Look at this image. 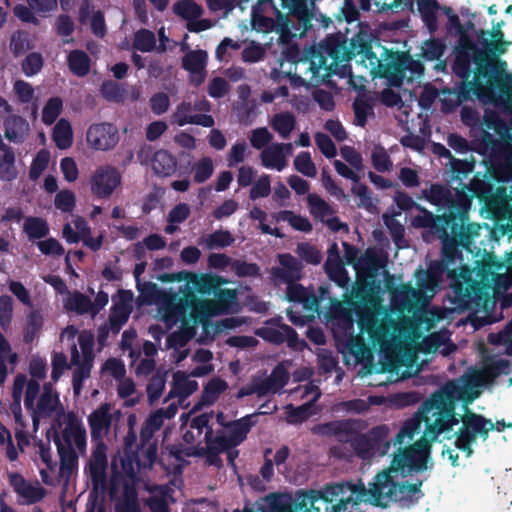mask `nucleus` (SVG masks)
<instances>
[{"instance_id": "393cba45", "label": "nucleus", "mask_w": 512, "mask_h": 512, "mask_svg": "<svg viewBox=\"0 0 512 512\" xmlns=\"http://www.w3.org/2000/svg\"><path fill=\"white\" fill-rule=\"evenodd\" d=\"M265 512H301L297 491L290 493H270L262 498Z\"/></svg>"}, {"instance_id": "864d4df0", "label": "nucleus", "mask_w": 512, "mask_h": 512, "mask_svg": "<svg viewBox=\"0 0 512 512\" xmlns=\"http://www.w3.org/2000/svg\"><path fill=\"white\" fill-rule=\"evenodd\" d=\"M227 387V382L221 378H213L209 380L202 393V402L205 404L214 403L220 394L227 389Z\"/></svg>"}, {"instance_id": "ea45409f", "label": "nucleus", "mask_w": 512, "mask_h": 512, "mask_svg": "<svg viewBox=\"0 0 512 512\" xmlns=\"http://www.w3.org/2000/svg\"><path fill=\"white\" fill-rule=\"evenodd\" d=\"M23 231L29 240L42 239L49 234L47 221L41 217L28 216L23 223Z\"/></svg>"}, {"instance_id": "412c9836", "label": "nucleus", "mask_w": 512, "mask_h": 512, "mask_svg": "<svg viewBox=\"0 0 512 512\" xmlns=\"http://www.w3.org/2000/svg\"><path fill=\"white\" fill-rule=\"evenodd\" d=\"M237 303V294L232 289H219L213 300L200 303L201 313L206 315H222L232 311Z\"/></svg>"}, {"instance_id": "7c9ffc66", "label": "nucleus", "mask_w": 512, "mask_h": 512, "mask_svg": "<svg viewBox=\"0 0 512 512\" xmlns=\"http://www.w3.org/2000/svg\"><path fill=\"white\" fill-rule=\"evenodd\" d=\"M92 362V358H83L81 361L76 346H73L71 351V363L77 366L72 375V386L75 393L80 392L84 380L90 377Z\"/></svg>"}, {"instance_id": "4be33fe9", "label": "nucleus", "mask_w": 512, "mask_h": 512, "mask_svg": "<svg viewBox=\"0 0 512 512\" xmlns=\"http://www.w3.org/2000/svg\"><path fill=\"white\" fill-rule=\"evenodd\" d=\"M94 447L88 463L89 475L94 485H99L107 477V445L104 441L93 442Z\"/></svg>"}, {"instance_id": "4d7b16f0", "label": "nucleus", "mask_w": 512, "mask_h": 512, "mask_svg": "<svg viewBox=\"0 0 512 512\" xmlns=\"http://www.w3.org/2000/svg\"><path fill=\"white\" fill-rule=\"evenodd\" d=\"M294 168L302 175L314 178L317 169L308 151L300 152L294 159Z\"/></svg>"}, {"instance_id": "69168bd1", "label": "nucleus", "mask_w": 512, "mask_h": 512, "mask_svg": "<svg viewBox=\"0 0 512 512\" xmlns=\"http://www.w3.org/2000/svg\"><path fill=\"white\" fill-rule=\"evenodd\" d=\"M235 239L228 230H217L210 234L207 239V247L213 248H225L231 246Z\"/></svg>"}, {"instance_id": "b1692460", "label": "nucleus", "mask_w": 512, "mask_h": 512, "mask_svg": "<svg viewBox=\"0 0 512 512\" xmlns=\"http://www.w3.org/2000/svg\"><path fill=\"white\" fill-rule=\"evenodd\" d=\"M446 275L450 280V288L451 291L448 294V300L453 306V296H454V285L461 284V278H463V273H461V267L453 268L451 265L443 261L442 259L438 261H433L427 270V276L430 280L435 282H439L442 280L443 276Z\"/></svg>"}, {"instance_id": "09e8293b", "label": "nucleus", "mask_w": 512, "mask_h": 512, "mask_svg": "<svg viewBox=\"0 0 512 512\" xmlns=\"http://www.w3.org/2000/svg\"><path fill=\"white\" fill-rule=\"evenodd\" d=\"M3 155L0 157L1 179L12 181L17 178L18 172L15 167V153L12 147L1 150Z\"/></svg>"}, {"instance_id": "aec40b11", "label": "nucleus", "mask_w": 512, "mask_h": 512, "mask_svg": "<svg viewBox=\"0 0 512 512\" xmlns=\"http://www.w3.org/2000/svg\"><path fill=\"white\" fill-rule=\"evenodd\" d=\"M394 201L397 207L402 211H409L413 208L419 211V214L412 219V226L415 228L426 229L433 225L435 221H440L443 217L435 216L431 211L416 203L406 192L397 191L394 195Z\"/></svg>"}, {"instance_id": "f03ea898", "label": "nucleus", "mask_w": 512, "mask_h": 512, "mask_svg": "<svg viewBox=\"0 0 512 512\" xmlns=\"http://www.w3.org/2000/svg\"><path fill=\"white\" fill-rule=\"evenodd\" d=\"M432 442L423 435L415 443L399 447L390 465L374 476L369 487L361 485V494L367 495V501L380 508H387L390 502L399 503L403 507L417 504L424 496L421 489L424 480L416 479L410 483L407 480L399 481V478L405 479L429 468Z\"/></svg>"}, {"instance_id": "052dcab7", "label": "nucleus", "mask_w": 512, "mask_h": 512, "mask_svg": "<svg viewBox=\"0 0 512 512\" xmlns=\"http://www.w3.org/2000/svg\"><path fill=\"white\" fill-rule=\"evenodd\" d=\"M193 180L195 183H204L207 181L214 172V166L210 157H202L198 162L195 163Z\"/></svg>"}, {"instance_id": "0eeeda50", "label": "nucleus", "mask_w": 512, "mask_h": 512, "mask_svg": "<svg viewBox=\"0 0 512 512\" xmlns=\"http://www.w3.org/2000/svg\"><path fill=\"white\" fill-rule=\"evenodd\" d=\"M357 424V421L351 419L334 420L317 424L311 431L315 435L334 436L339 442L350 443L357 456L362 459L373 456L376 448L382 444L386 449L389 448L390 443L385 439L387 428L384 425L373 427L366 434H359Z\"/></svg>"}, {"instance_id": "a211bd4d", "label": "nucleus", "mask_w": 512, "mask_h": 512, "mask_svg": "<svg viewBox=\"0 0 512 512\" xmlns=\"http://www.w3.org/2000/svg\"><path fill=\"white\" fill-rule=\"evenodd\" d=\"M119 139L118 128L108 122L92 124L86 133L88 145L98 151L112 150L118 144Z\"/></svg>"}, {"instance_id": "9d476101", "label": "nucleus", "mask_w": 512, "mask_h": 512, "mask_svg": "<svg viewBox=\"0 0 512 512\" xmlns=\"http://www.w3.org/2000/svg\"><path fill=\"white\" fill-rule=\"evenodd\" d=\"M461 423L462 426L455 432V446L465 452L467 457L472 455V445L476 442L477 437L486 441L490 431L501 432L505 428L512 427V423H506L503 419L493 423L490 419L473 411L461 415Z\"/></svg>"}, {"instance_id": "774afa93", "label": "nucleus", "mask_w": 512, "mask_h": 512, "mask_svg": "<svg viewBox=\"0 0 512 512\" xmlns=\"http://www.w3.org/2000/svg\"><path fill=\"white\" fill-rule=\"evenodd\" d=\"M271 192L270 177L267 174L261 175L258 180L252 185L249 193L251 200L264 198L269 196Z\"/></svg>"}, {"instance_id": "2eb2a0df", "label": "nucleus", "mask_w": 512, "mask_h": 512, "mask_svg": "<svg viewBox=\"0 0 512 512\" xmlns=\"http://www.w3.org/2000/svg\"><path fill=\"white\" fill-rule=\"evenodd\" d=\"M122 176L119 170L112 165L98 167L92 174L89 184L90 190L97 199H108L121 185Z\"/></svg>"}, {"instance_id": "20e7f679", "label": "nucleus", "mask_w": 512, "mask_h": 512, "mask_svg": "<svg viewBox=\"0 0 512 512\" xmlns=\"http://www.w3.org/2000/svg\"><path fill=\"white\" fill-rule=\"evenodd\" d=\"M458 402L462 403L464 413L472 412L465 404L464 390L457 381L449 380L421 403L417 415L425 423L426 438L436 441L461 422V416L456 413Z\"/></svg>"}, {"instance_id": "de8ad7c7", "label": "nucleus", "mask_w": 512, "mask_h": 512, "mask_svg": "<svg viewBox=\"0 0 512 512\" xmlns=\"http://www.w3.org/2000/svg\"><path fill=\"white\" fill-rule=\"evenodd\" d=\"M167 277L169 275H166ZM171 279L177 280V281H187L190 283H193L196 289L200 293L208 292L212 286L211 279L206 275H197L193 272L189 271H180L177 274L170 275Z\"/></svg>"}, {"instance_id": "49530a36", "label": "nucleus", "mask_w": 512, "mask_h": 512, "mask_svg": "<svg viewBox=\"0 0 512 512\" xmlns=\"http://www.w3.org/2000/svg\"><path fill=\"white\" fill-rule=\"evenodd\" d=\"M53 140L59 149H66L71 146L73 132L68 120L60 119L53 129Z\"/></svg>"}, {"instance_id": "f8f14e48", "label": "nucleus", "mask_w": 512, "mask_h": 512, "mask_svg": "<svg viewBox=\"0 0 512 512\" xmlns=\"http://www.w3.org/2000/svg\"><path fill=\"white\" fill-rule=\"evenodd\" d=\"M255 334L274 345H282L286 342L289 348L297 349L300 344L296 330L283 323L281 316L266 320L263 326L255 330Z\"/></svg>"}, {"instance_id": "c03bdc74", "label": "nucleus", "mask_w": 512, "mask_h": 512, "mask_svg": "<svg viewBox=\"0 0 512 512\" xmlns=\"http://www.w3.org/2000/svg\"><path fill=\"white\" fill-rule=\"evenodd\" d=\"M172 11L175 15L186 20L187 23L199 18L203 14V8L193 0H179L175 2L172 6Z\"/></svg>"}, {"instance_id": "39448f33", "label": "nucleus", "mask_w": 512, "mask_h": 512, "mask_svg": "<svg viewBox=\"0 0 512 512\" xmlns=\"http://www.w3.org/2000/svg\"><path fill=\"white\" fill-rule=\"evenodd\" d=\"M461 284L454 285L453 307L451 310L457 313L465 311H479L488 307L491 302V292L493 285L498 284L502 275L494 273L487 264L482 262L477 266L476 277L472 278L471 270L463 265L461 266Z\"/></svg>"}, {"instance_id": "bf43d9fd", "label": "nucleus", "mask_w": 512, "mask_h": 512, "mask_svg": "<svg viewBox=\"0 0 512 512\" xmlns=\"http://www.w3.org/2000/svg\"><path fill=\"white\" fill-rule=\"evenodd\" d=\"M50 153L46 149H41L37 152L36 156L32 160L29 178L32 181H36L44 172L49 164Z\"/></svg>"}, {"instance_id": "5fc2aeb1", "label": "nucleus", "mask_w": 512, "mask_h": 512, "mask_svg": "<svg viewBox=\"0 0 512 512\" xmlns=\"http://www.w3.org/2000/svg\"><path fill=\"white\" fill-rule=\"evenodd\" d=\"M156 46L154 32L141 28L134 34L133 47L141 52H150Z\"/></svg>"}, {"instance_id": "cd10ccee", "label": "nucleus", "mask_w": 512, "mask_h": 512, "mask_svg": "<svg viewBox=\"0 0 512 512\" xmlns=\"http://www.w3.org/2000/svg\"><path fill=\"white\" fill-rule=\"evenodd\" d=\"M156 432L146 425H142L140 429V451L144 456L142 467L151 469L157 458L158 441L154 439Z\"/></svg>"}, {"instance_id": "423d86ee", "label": "nucleus", "mask_w": 512, "mask_h": 512, "mask_svg": "<svg viewBox=\"0 0 512 512\" xmlns=\"http://www.w3.org/2000/svg\"><path fill=\"white\" fill-rule=\"evenodd\" d=\"M368 49V44L357 38L348 42L347 37L338 32L327 35L317 47L310 52V70L313 75L318 76L321 71L322 77H329L338 73L339 63L350 61Z\"/></svg>"}, {"instance_id": "a18cd8bd", "label": "nucleus", "mask_w": 512, "mask_h": 512, "mask_svg": "<svg viewBox=\"0 0 512 512\" xmlns=\"http://www.w3.org/2000/svg\"><path fill=\"white\" fill-rule=\"evenodd\" d=\"M43 316L39 310H32L26 319L23 332V342L31 344L43 327Z\"/></svg>"}, {"instance_id": "7ed1b4c3", "label": "nucleus", "mask_w": 512, "mask_h": 512, "mask_svg": "<svg viewBox=\"0 0 512 512\" xmlns=\"http://www.w3.org/2000/svg\"><path fill=\"white\" fill-rule=\"evenodd\" d=\"M485 129L480 137L472 140L471 150L478 154L490 153V165L487 171L490 177L498 183H508L512 180V135L510 127L499 113L493 109L484 111Z\"/></svg>"}, {"instance_id": "8fccbe9b", "label": "nucleus", "mask_w": 512, "mask_h": 512, "mask_svg": "<svg viewBox=\"0 0 512 512\" xmlns=\"http://www.w3.org/2000/svg\"><path fill=\"white\" fill-rule=\"evenodd\" d=\"M173 385L176 394L179 397L186 398L192 395L198 389V383L181 371H177L173 375Z\"/></svg>"}, {"instance_id": "79ce46f5", "label": "nucleus", "mask_w": 512, "mask_h": 512, "mask_svg": "<svg viewBox=\"0 0 512 512\" xmlns=\"http://www.w3.org/2000/svg\"><path fill=\"white\" fill-rule=\"evenodd\" d=\"M386 287L391 292L393 298L401 302L403 305L419 301L422 297V291L420 289L413 288L410 283H402L398 287L392 288L390 283L387 281Z\"/></svg>"}, {"instance_id": "e433bc0d", "label": "nucleus", "mask_w": 512, "mask_h": 512, "mask_svg": "<svg viewBox=\"0 0 512 512\" xmlns=\"http://www.w3.org/2000/svg\"><path fill=\"white\" fill-rule=\"evenodd\" d=\"M69 70L78 77L86 76L91 67V59L83 50H72L67 57Z\"/></svg>"}, {"instance_id": "a19ab883", "label": "nucleus", "mask_w": 512, "mask_h": 512, "mask_svg": "<svg viewBox=\"0 0 512 512\" xmlns=\"http://www.w3.org/2000/svg\"><path fill=\"white\" fill-rule=\"evenodd\" d=\"M274 131L283 139L289 138L296 126L295 116L290 112L276 113L270 122Z\"/></svg>"}, {"instance_id": "c85d7f7f", "label": "nucleus", "mask_w": 512, "mask_h": 512, "mask_svg": "<svg viewBox=\"0 0 512 512\" xmlns=\"http://www.w3.org/2000/svg\"><path fill=\"white\" fill-rule=\"evenodd\" d=\"M260 413H253L245 415L244 417L227 422V431L230 436V441L238 446L243 443L251 428L256 425L257 417Z\"/></svg>"}, {"instance_id": "a878e982", "label": "nucleus", "mask_w": 512, "mask_h": 512, "mask_svg": "<svg viewBox=\"0 0 512 512\" xmlns=\"http://www.w3.org/2000/svg\"><path fill=\"white\" fill-rule=\"evenodd\" d=\"M453 381H457L458 386L464 390L465 404L470 405L479 396V392L476 388L493 384L495 380L486 374V367L484 366V368L475 375L463 376Z\"/></svg>"}, {"instance_id": "5701e85b", "label": "nucleus", "mask_w": 512, "mask_h": 512, "mask_svg": "<svg viewBox=\"0 0 512 512\" xmlns=\"http://www.w3.org/2000/svg\"><path fill=\"white\" fill-rule=\"evenodd\" d=\"M110 409V404L103 403L88 416L92 442L103 441L108 432L112 422Z\"/></svg>"}, {"instance_id": "1a4fd4ad", "label": "nucleus", "mask_w": 512, "mask_h": 512, "mask_svg": "<svg viewBox=\"0 0 512 512\" xmlns=\"http://www.w3.org/2000/svg\"><path fill=\"white\" fill-rule=\"evenodd\" d=\"M343 484H331L322 490H297L301 512H345L352 502V496H344Z\"/></svg>"}, {"instance_id": "9b49d317", "label": "nucleus", "mask_w": 512, "mask_h": 512, "mask_svg": "<svg viewBox=\"0 0 512 512\" xmlns=\"http://www.w3.org/2000/svg\"><path fill=\"white\" fill-rule=\"evenodd\" d=\"M212 104L205 97L197 99L193 104L183 100L178 104L173 114V121L179 126L187 124L199 125L210 128L215 124L214 118L207 114L211 111Z\"/></svg>"}, {"instance_id": "338daca9", "label": "nucleus", "mask_w": 512, "mask_h": 512, "mask_svg": "<svg viewBox=\"0 0 512 512\" xmlns=\"http://www.w3.org/2000/svg\"><path fill=\"white\" fill-rule=\"evenodd\" d=\"M231 270L238 277H256L260 274V268L256 263H248L238 259L231 263Z\"/></svg>"}, {"instance_id": "f257e3e1", "label": "nucleus", "mask_w": 512, "mask_h": 512, "mask_svg": "<svg viewBox=\"0 0 512 512\" xmlns=\"http://www.w3.org/2000/svg\"><path fill=\"white\" fill-rule=\"evenodd\" d=\"M452 71L461 81L448 92L456 96L459 104L475 96L512 116V73L500 69L471 40H461L455 48Z\"/></svg>"}, {"instance_id": "c9c22d12", "label": "nucleus", "mask_w": 512, "mask_h": 512, "mask_svg": "<svg viewBox=\"0 0 512 512\" xmlns=\"http://www.w3.org/2000/svg\"><path fill=\"white\" fill-rule=\"evenodd\" d=\"M261 163L265 168L276 169L282 171L286 165V155L281 151L279 143H274L270 147L264 149L260 155Z\"/></svg>"}, {"instance_id": "6ab92c4d", "label": "nucleus", "mask_w": 512, "mask_h": 512, "mask_svg": "<svg viewBox=\"0 0 512 512\" xmlns=\"http://www.w3.org/2000/svg\"><path fill=\"white\" fill-rule=\"evenodd\" d=\"M59 439L65 449H77L80 454H84L87 446L86 429L74 413H69L64 429Z\"/></svg>"}, {"instance_id": "58836bf2", "label": "nucleus", "mask_w": 512, "mask_h": 512, "mask_svg": "<svg viewBox=\"0 0 512 512\" xmlns=\"http://www.w3.org/2000/svg\"><path fill=\"white\" fill-rule=\"evenodd\" d=\"M59 401V395L57 392H55L54 395L42 393L38 399L37 405L34 406V410L31 412L33 424L36 425L38 423L39 417L50 416L55 411Z\"/></svg>"}, {"instance_id": "6e6552de", "label": "nucleus", "mask_w": 512, "mask_h": 512, "mask_svg": "<svg viewBox=\"0 0 512 512\" xmlns=\"http://www.w3.org/2000/svg\"><path fill=\"white\" fill-rule=\"evenodd\" d=\"M353 296L359 300V302H351V305L357 316L360 334H367L373 347H378L380 350L387 348L392 336L391 323L379 319L378 311L366 302L368 295L364 289H355Z\"/></svg>"}, {"instance_id": "3c124183", "label": "nucleus", "mask_w": 512, "mask_h": 512, "mask_svg": "<svg viewBox=\"0 0 512 512\" xmlns=\"http://www.w3.org/2000/svg\"><path fill=\"white\" fill-rule=\"evenodd\" d=\"M100 93L102 97L114 103H122L126 97L125 88L113 80H105L100 86Z\"/></svg>"}, {"instance_id": "f3484780", "label": "nucleus", "mask_w": 512, "mask_h": 512, "mask_svg": "<svg viewBox=\"0 0 512 512\" xmlns=\"http://www.w3.org/2000/svg\"><path fill=\"white\" fill-rule=\"evenodd\" d=\"M136 441V433L133 428L130 427L124 438L121 467L125 477L129 478L132 482L139 480V473L146 470L142 467V460H144V456L142 451H140V444L134 448Z\"/></svg>"}, {"instance_id": "6e6d98bb", "label": "nucleus", "mask_w": 512, "mask_h": 512, "mask_svg": "<svg viewBox=\"0 0 512 512\" xmlns=\"http://www.w3.org/2000/svg\"><path fill=\"white\" fill-rule=\"evenodd\" d=\"M63 110V101L60 97H51L42 110V121L45 125H52Z\"/></svg>"}, {"instance_id": "603ef678", "label": "nucleus", "mask_w": 512, "mask_h": 512, "mask_svg": "<svg viewBox=\"0 0 512 512\" xmlns=\"http://www.w3.org/2000/svg\"><path fill=\"white\" fill-rule=\"evenodd\" d=\"M204 440L206 446L210 447L211 450L225 452L230 448L237 447L234 445V442L230 441V436H226L223 431L218 432L217 435L214 436L213 428H209L208 431L205 432Z\"/></svg>"}, {"instance_id": "72a5a7b5", "label": "nucleus", "mask_w": 512, "mask_h": 512, "mask_svg": "<svg viewBox=\"0 0 512 512\" xmlns=\"http://www.w3.org/2000/svg\"><path fill=\"white\" fill-rule=\"evenodd\" d=\"M177 159L167 150H158L152 159V169L158 176L167 177L176 171Z\"/></svg>"}, {"instance_id": "37998d69", "label": "nucleus", "mask_w": 512, "mask_h": 512, "mask_svg": "<svg viewBox=\"0 0 512 512\" xmlns=\"http://www.w3.org/2000/svg\"><path fill=\"white\" fill-rule=\"evenodd\" d=\"M208 63V53L205 50H189L181 61V66L188 73L195 70H204Z\"/></svg>"}, {"instance_id": "0e129e2a", "label": "nucleus", "mask_w": 512, "mask_h": 512, "mask_svg": "<svg viewBox=\"0 0 512 512\" xmlns=\"http://www.w3.org/2000/svg\"><path fill=\"white\" fill-rule=\"evenodd\" d=\"M296 252L301 259L309 264L318 265L321 263V252L315 246L309 243H299L297 245Z\"/></svg>"}, {"instance_id": "bb28decb", "label": "nucleus", "mask_w": 512, "mask_h": 512, "mask_svg": "<svg viewBox=\"0 0 512 512\" xmlns=\"http://www.w3.org/2000/svg\"><path fill=\"white\" fill-rule=\"evenodd\" d=\"M278 261L281 267H274L272 274L282 280L284 283L295 282L302 277V264L290 253L278 255Z\"/></svg>"}, {"instance_id": "e2e57ef3", "label": "nucleus", "mask_w": 512, "mask_h": 512, "mask_svg": "<svg viewBox=\"0 0 512 512\" xmlns=\"http://www.w3.org/2000/svg\"><path fill=\"white\" fill-rule=\"evenodd\" d=\"M54 205L61 212H72L76 205V197L73 191L64 189L55 195Z\"/></svg>"}, {"instance_id": "ddd939ff", "label": "nucleus", "mask_w": 512, "mask_h": 512, "mask_svg": "<svg viewBox=\"0 0 512 512\" xmlns=\"http://www.w3.org/2000/svg\"><path fill=\"white\" fill-rule=\"evenodd\" d=\"M418 199H425L430 204L438 207V209H447V213L441 216H452L457 212L459 204H466L470 199L463 193L453 195L451 189L444 184L433 183L428 189H423Z\"/></svg>"}, {"instance_id": "4468645a", "label": "nucleus", "mask_w": 512, "mask_h": 512, "mask_svg": "<svg viewBox=\"0 0 512 512\" xmlns=\"http://www.w3.org/2000/svg\"><path fill=\"white\" fill-rule=\"evenodd\" d=\"M470 200L466 204H459L457 212L452 216H443L451 235L456 236L461 247L468 248L472 239L479 235L480 226L469 223Z\"/></svg>"}, {"instance_id": "680f3d73", "label": "nucleus", "mask_w": 512, "mask_h": 512, "mask_svg": "<svg viewBox=\"0 0 512 512\" xmlns=\"http://www.w3.org/2000/svg\"><path fill=\"white\" fill-rule=\"evenodd\" d=\"M69 310L75 311L79 315L86 313L92 314V301L83 293L75 292L68 302Z\"/></svg>"}, {"instance_id": "f704fd0d", "label": "nucleus", "mask_w": 512, "mask_h": 512, "mask_svg": "<svg viewBox=\"0 0 512 512\" xmlns=\"http://www.w3.org/2000/svg\"><path fill=\"white\" fill-rule=\"evenodd\" d=\"M418 10L421 14L422 21L430 33L438 30L437 14L441 5L437 0H418Z\"/></svg>"}, {"instance_id": "13d9d810", "label": "nucleus", "mask_w": 512, "mask_h": 512, "mask_svg": "<svg viewBox=\"0 0 512 512\" xmlns=\"http://www.w3.org/2000/svg\"><path fill=\"white\" fill-rule=\"evenodd\" d=\"M43 65V56L39 52H31L23 59L21 69L27 77H32L41 71Z\"/></svg>"}, {"instance_id": "c756f323", "label": "nucleus", "mask_w": 512, "mask_h": 512, "mask_svg": "<svg viewBox=\"0 0 512 512\" xmlns=\"http://www.w3.org/2000/svg\"><path fill=\"white\" fill-rule=\"evenodd\" d=\"M342 246L346 263L352 265L355 270L376 269L375 257L369 253V250L364 255H360L359 249L354 245L343 242Z\"/></svg>"}, {"instance_id": "473e14b6", "label": "nucleus", "mask_w": 512, "mask_h": 512, "mask_svg": "<svg viewBox=\"0 0 512 512\" xmlns=\"http://www.w3.org/2000/svg\"><path fill=\"white\" fill-rule=\"evenodd\" d=\"M54 443L57 447V452L60 458V476H66L68 478L78 467L77 449L63 448L62 441L59 439V434L57 432L54 436Z\"/></svg>"}, {"instance_id": "dca6fc26", "label": "nucleus", "mask_w": 512, "mask_h": 512, "mask_svg": "<svg viewBox=\"0 0 512 512\" xmlns=\"http://www.w3.org/2000/svg\"><path fill=\"white\" fill-rule=\"evenodd\" d=\"M426 229L430 234L441 240V259L453 268H456L457 262L462 261L461 244L456 236L451 235L445 218L443 217L442 220L435 221L433 225L428 226Z\"/></svg>"}, {"instance_id": "4c0bfd02", "label": "nucleus", "mask_w": 512, "mask_h": 512, "mask_svg": "<svg viewBox=\"0 0 512 512\" xmlns=\"http://www.w3.org/2000/svg\"><path fill=\"white\" fill-rule=\"evenodd\" d=\"M328 277L340 288H347L350 282L348 272L341 260L327 258L324 264Z\"/></svg>"}, {"instance_id": "2f4dec72", "label": "nucleus", "mask_w": 512, "mask_h": 512, "mask_svg": "<svg viewBox=\"0 0 512 512\" xmlns=\"http://www.w3.org/2000/svg\"><path fill=\"white\" fill-rule=\"evenodd\" d=\"M10 484L14 491L21 497L25 498L29 504L39 502L44 497L43 488L34 487L33 485L29 484L19 473L11 474Z\"/></svg>"}]
</instances>
